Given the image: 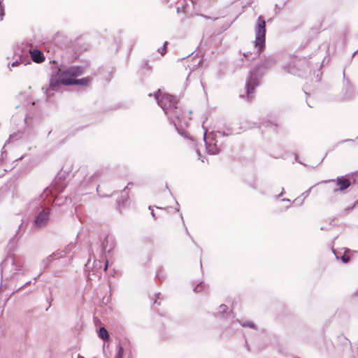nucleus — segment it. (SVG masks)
I'll list each match as a JSON object with an SVG mask.
<instances>
[{"label":"nucleus","mask_w":358,"mask_h":358,"mask_svg":"<svg viewBox=\"0 0 358 358\" xmlns=\"http://www.w3.org/2000/svg\"><path fill=\"white\" fill-rule=\"evenodd\" d=\"M30 55L32 60L36 63H41L45 60L43 53L38 49L31 50Z\"/></svg>","instance_id":"nucleus-7"},{"label":"nucleus","mask_w":358,"mask_h":358,"mask_svg":"<svg viewBox=\"0 0 358 358\" xmlns=\"http://www.w3.org/2000/svg\"><path fill=\"white\" fill-rule=\"evenodd\" d=\"M155 98L157 99L158 104L171 120L180 118L178 115V110H180V107L178 106V101L175 96L169 94H162L159 91L155 94Z\"/></svg>","instance_id":"nucleus-1"},{"label":"nucleus","mask_w":358,"mask_h":358,"mask_svg":"<svg viewBox=\"0 0 358 358\" xmlns=\"http://www.w3.org/2000/svg\"><path fill=\"white\" fill-rule=\"evenodd\" d=\"M259 84L257 77L252 73L247 79L245 83L246 99L248 101H252L255 99V89Z\"/></svg>","instance_id":"nucleus-4"},{"label":"nucleus","mask_w":358,"mask_h":358,"mask_svg":"<svg viewBox=\"0 0 358 358\" xmlns=\"http://www.w3.org/2000/svg\"><path fill=\"white\" fill-rule=\"evenodd\" d=\"M331 182L335 183L336 187L334 189L335 192H343L350 187L352 185L351 179L346 176H339L336 180H331Z\"/></svg>","instance_id":"nucleus-5"},{"label":"nucleus","mask_w":358,"mask_h":358,"mask_svg":"<svg viewBox=\"0 0 358 358\" xmlns=\"http://www.w3.org/2000/svg\"><path fill=\"white\" fill-rule=\"evenodd\" d=\"M177 13H180V8H177Z\"/></svg>","instance_id":"nucleus-23"},{"label":"nucleus","mask_w":358,"mask_h":358,"mask_svg":"<svg viewBox=\"0 0 358 358\" xmlns=\"http://www.w3.org/2000/svg\"><path fill=\"white\" fill-rule=\"evenodd\" d=\"M341 259L343 263L346 264L350 262V257L347 255H344L341 257Z\"/></svg>","instance_id":"nucleus-15"},{"label":"nucleus","mask_w":358,"mask_h":358,"mask_svg":"<svg viewBox=\"0 0 358 358\" xmlns=\"http://www.w3.org/2000/svg\"><path fill=\"white\" fill-rule=\"evenodd\" d=\"M201 16H202L203 17L206 18V19H210L209 17L208 16H206V15H201Z\"/></svg>","instance_id":"nucleus-22"},{"label":"nucleus","mask_w":358,"mask_h":358,"mask_svg":"<svg viewBox=\"0 0 358 358\" xmlns=\"http://www.w3.org/2000/svg\"><path fill=\"white\" fill-rule=\"evenodd\" d=\"M99 336L104 341H107L109 338L108 331L104 327H101L99 329Z\"/></svg>","instance_id":"nucleus-10"},{"label":"nucleus","mask_w":358,"mask_h":358,"mask_svg":"<svg viewBox=\"0 0 358 358\" xmlns=\"http://www.w3.org/2000/svg\"><path fill=\"white\" fill-rule=\"evenodd\" d=\"M220 308H222V310H224L227 308V306L225 305H222L220 306Z\"/></svg>","instance_id":"nucleus-21"},{"label":"nucleus","mask_w":358,"mask_h":358,"mask_svg":"<svg viewBox=\"0 0 358 358\" xmlns=\"http://www.w3.org/2000/svg\"><path fill=\"white\" fill-rule=\"evenodd\" d=\"M124 349L121 345L118 346V353L115 358H122Z\"/></svg>","instance_id":"nucleus-13"},{"label":"nucleus","mask_w":358,"mask_h":358,"mask_svg":"<svg viewBox=\"0 0 358 358\" xmlns=\"http://www.w3.org/2000/svg\"><path fill=\"white\" fill-rule=\"evenodd\" d=\"M242 326L243 327H250V328H252V329H255V324L253 322H245V323L242 324Z\"/></svg>","instance_id":"nucleus-14"},{"label":"nucleus","mask_w":358,"mask_h":358,"mask_svg":"<svg viewBox=\"0 0 358 358\" xmlns=\"http://www.w3.org/2000/svg\"><path fill=\"white\" fill-rule=\"evenodd\" d=\"M108 266V261H106V262L105 266H104V271H106V270H107Z\"/></svg>","instance_id":"nucleus-20"},{"label":"nucleus","mask_w":358,"mask_h":358,"mask_svg":"<svg viewBox=\"0 0 358 358\" xmlns=\"http://www.w3.org/2000/svg\"><path fill=\"white\" fill-rule=\"evenodd\" d=\"M49 213L50 210L48 208L43 210L41 212L38 213L37 215L36 220H35V224L38 227H41L44 226L49 218Z\"/></svg>","instance_id":"nucleus-6"},{"label":"nucleus","mask_w":358,"mask_h":358,"mask_svg":"<svg viewBox=\"0 0 358 358\" xmlns=\"http://www.w3.org/2000/svg\"><path fill=\"white\" fill-rule=\"evenodd\" d=\"M192 145H194V141L192 138H188L187 139Z\"/></svg>","instance_id":"nucleus-19"},{"label":"nucleus","mask_w":358,"mask_h":358,"mask_svg":"<svg viewBox=\"0 0 358 358\" xmlns=\"http://www.w3.org/2000/svg\"><path fill=\"white\" fill-rule=\"evenodd\" d=\"M166 45H167V42H166L164 43V45H163L162 48L159 49V52L161 53L162 55H164L166 52Z\"/></svg>","instance_id":"nucleus-16"},{"label":"nucleus","mask_w":358,"mask_h":358,"mask_svg":"<svg viewBox=\"0 0 358 358\" xmlns=\"http://www.w3.org/2000/svg\"><path fill=\"white\" fill-rule=\"evenodd\" d=\"M3 16H4V10L3 8L1 1H0V20H3Z\"/></svg>","instance_id":"nucleus-17"},{"label":"nucleus","mask_w":358,"mask_h":358,"mask_svg":"<svg viewBox=\"0 0 358 358\" xmlns=\"http://www.w3.org/2000/svg\"><path fill=\"white\" fill-rule=\"evenodd\" d=\"M127 188H125V189L122 192V193H121L122 199V201H117V203H118L119 207H120L121 205H122V204L124 203V202L125 201H127V200L128 199V198H129V196H128V192L127 191Z\"/></svg>","instance_id":"nucleus-11"},{"label":"nucleus","mask_w":358,"mask_h":358,"mask_svg":"<svg viewBox=\"0 0 358 358\" xmlns=\"http://www.w3.org/2000/svg\"><path fill=\"white\" fill-rule=\"evenodd\" d=\"M61 84H62L61 78H59L57 77V74L55 76H52L50 80V83H49V85L47 88V91L55 90Z\"/></svg>","instance_id":"nucleus-9"},{"label":"nucleus","mask_w":358,"mask_h":358,"mask_svg":"<svg viewBox=\"0 0 358 358\" xmlns=\"http://www.w3.org/2000/svg\"><path fill=\"white\" fill-rule=\"evenodd\" d=\"M91 80H92V78L90 76H87V77H85L83 78H80V79H76L74 78L73 80H66V84H72V85H79L87 86L90 83Z\"/></svg>","instance_id":"nucleus-8"},{"label":"nucleus","mask_w":358,"mask_h":358,"mask_svg":"<svg viewBox=\"0 0 358 358\" xmlns=\"http://www.w3.org/2000/svg\"><path fill=\"white\" fill-rule=\"evenodd\" d=\"M178 115L180 117V118L171 120L174 122L175 125L176 124L177 122L179 123V122L183 121L185 119V117L183 115V111L182 110V109L180 108V110H178Z\"/></svg>","instance_id":"nucleus-12"},{"label":"nucleus","mask_w":358,"mask_h":358,"mask_svg":"<svg viewBox=\"0 0 358 358\" xmlns=\"http://www.w3.org/2000/svg\"><path fill=\"white\" fill-rule=\"evenodd\" d=\"M201 161L202 163L204 162V159H201Z\"/></svg>","instance_id":"nucleus-24"},{"label":"nucleus","mask_w":358,"mask_h":358,"mask_svg":"<svg viewBox=\"0 0 358 358\" xmlns=\"http://www.w3.org/2000/svg\"><path fill=\"white\" fill-rule=\"evenodd\" d=\"M80 358H84V357H80Z\"/></svg>","instance_id":"nucleus-25"},{"label":"nucleus","mask_w":358,"mask_h":358,"mask_svg":"<svg viewBox=\"0 0 358 358\" xmlns=\"http://www.w3.org/2000/svg\"><path fill=\"white\" fill-rule=\"evenodd\" d=\"M20 64H21V62H18V61H16V62H15L12 63L10 66H11L12 67H14V66H19Z\"/></svg>","instance_id":"nucleus-18"},{"label":"nucleus","mask_w":358,"mask_h":358,"mask_svg":"<svg viewBox=\"0 0 358 358\" xmlns=\"http://www.w3.org/2000/svg\"><path fill=\"white\" fill-rule=\"evenodd\" d=\"M84 72L83 67L79 66H72L66 69H58L57 77L61 78L62 85H72V84H66V80H73L74 78L81 76Z\"/></svg>","instance_id":"nucleus-3"},{"label":"nucleus","mask_w":358,"mask_h":358,"mask_svg":"<svg viewBox=\"0 0 358 358\" xmlns=\"http://www.w3.org/2000/svg\"><path fill=\"white\" fill-rule=\"evenodd\" d=\"M255 30L256 35L255 45L258 48V52L260 54L265 47L266 41V21L264 17L259 16Z\"/></svg>","instance_id":"nucleus-2"}]
</instances>
